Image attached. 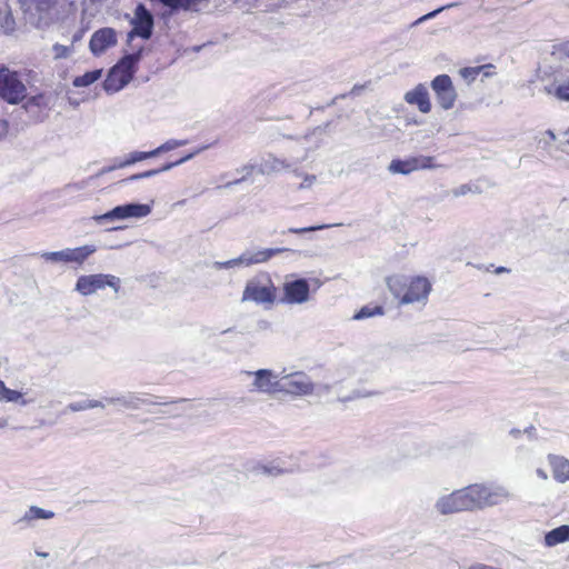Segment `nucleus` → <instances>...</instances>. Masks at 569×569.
<instances>
[{"instance_id":"nucleus-1","label":"nucleus","mask_w":569,"mask_h":569,"mask_svg":"<svg viewBox=\"0 0 569 569\" xmlns=\"http://www.w3.org/2000/svg\"><path fill=\"white\" fill-rule=\"evenodd\" d=\"M467 511H478L495 507L511 499L512 493L495 482L472 483L461 488Z\"/></svg>"},{"instance_id":"nucleus-2","label":"nucleus","mask_w":569,"mask_h":569,"mask_svg":"<svg viewBox=\"0 0 569 569\" xmlns=\"http://www.w3.org/2000/svg\"><path fill=\"white\" fill-rule=\"evenodd\" d=\"M276 287L267 273L259 274L246 283L241 301H253L257 305L273 303Z\"/></svg>"},{"instance_id":"nucleus-3","label":"nucleus","mask_w":569,"mask_h":569,"mask_svg":"<svg viewBox=\"0 0 569 569\" xmlns=\"http://www.w3.org/2000/svg\"><path fill=\"white\" fill-rule=\"evenodd\" d=\"M151 206L138 202H127L116 206L111 210L102 214H96L92 219L98 224H104L130 218L140 219L147 217L151 212Z\"/></svg>"},{"instance_id":"nucleus-4","label":"nucleus","mask_w":569,"mask_h":569,"mask_svg":"<svg viewBox=\"0 0 569 569\" xmlns=\"http://www.w3.org/2000/svg\"><path fill=\"white\" fill-rule=\"evenodd\" d=\"M279 393L292 397L311 396L315 391V383L311 378L303 371H293L286 373V369L281 371Z\"/></svg>"},{"instance_id":"nucleus-5","label":"nucleus","mask_w":569,"mask_h":569,"mask_svg":"<svg viewBox=\"0 0 569 569\" xmlns=\"http://www.w3.org/2000/svg\"><path fill=\"white\" fill-rule=\"evenodd\" d=\"M27 96V88L16 71L0 69V97L11 104H17Z\"/></svg>"},{"instance_id":"nucleus-6","label":"nucleus","mask_w":569,"mask_h":569,"mask_svg":"<svg viewBox=\"0 0 569 569\" xmlns=\"http://www.w3.org/2000/svg\"><path fill=\"white\" fill-rule=\"evenodd\" d=\"M120 278L113 274L96 273L89 276H80L76 283V290L82 296H90L98 290L110 287L116 293L120 290Z\"/></svg>"},{"instance_id":"nucleus-7","label":"nucleus","mask_w":569,"mask_h":569,"mask_svg":"<svg viewBox=\"0 0 569 569\" xmlns=\"http://www.w3.org/2000/svg\"><path fill=\"white\" fill-rule=\"evenodd\" d=\"M438 166L435 163V158L430 156H417L407 159H393L388 170L392 174H410L420 169H435Z\"/></svg>"},{"instance_id":"nucleus-8","label":"nucleus","mask_w":569,"mask_h":569,"mask_svg":"<svg viewBox=\"0 0 569 569\" xmlns=\"http://www.w3.org/2000/svg\"><path fill=\"white\" fill-rule=\"evenodd\" d=\"M431 89L435 92L438 104L443 110H450L453 108L457 100V91L448 74H439L435 77L431 81Z\"/></svg>"},{"instance_id":"nucleus-9","label":"nucleus","mask_w":569,"mask_h":569,"mask_svg":"<svg viewBox=\"0 0 569 569\" xmlns=\"http://www.w3.org/2000/svg\"><path fill=\"white\" fill-rule=\"evenodd\" d=\"M246 373L253 377L252 387L254 390L267 395L279 393L281 372L276 373L270 369H259Z\"/></svg>"},{"instance_id":"nucleus-10","label":"nucleus","mask_w":569,"mask_h":569,"mask_svg":"<svg viewBox=\"0 0 569 569\" xmlns=\"http://www.w3.org/2000/svg\"><path fill=\"white\" fill-rule=\"evenodd\" d=\"M124 17L129 19L132 28L138 30L139 38L149 40L152 37L154 18L143 3L140 2L136 6L134 16L132 18L128 13Z\"/></svg>"},{"instance_id":"nucleus-11","label":"nucleus","mask_w":569,"mask_h":569,"mask_svg":"<svg viewBox=\"0 0 569 569\" xmlns=\"http://www.w3.org/2000/svg\"><path fill=\"white\" fill-rule=\"evenodd\" d=\"M310 284L305 278L287 280L283 283V298L282 302L289 305H301L309 300Z\"/></svg>"},{"instance_id":"nucleus-12","label":"nucleus","mask_w":569,"mask_h":569,"mask_svg":"<svg viewBox=\"0 0 569 569\" xmlns=\"http://www.w3.org/2000/svg\"><path fill=\"white\" fill-rule=\"evenodd\" d=\"M431 290V283L425 277H415L408 281L407 290L400 299L401 305L426 301Z\"/></svg>"},{"instance_id":"nucleus-13","label":"nucleus","mask_w":569,"mask_h":569,"mask_svg":"<svg viewBox=\"0 0 569 569\" xmlns=\"http://www.w3.org/2000/svg\"><path fill=\"white\" fill-rule=\"evenodd\" d=\"M56 3L57 0H24L23 6L31 17H37V27L42 28L52 20Z\"/></svg>"},{"instance_id":"nucleus-14","label":"nucleus","mask_w":569,"mask_h":569,"mask_svg":"<svg viewBox=\"0 0 569 569\" xmlns=\"http://www.w3.org/2000/svg\"><path fill=\"white\" fill-rule=\"evenodd\" d=\"M435 510L442 516L467 511L461 489L440 496L435 502Z\"/></svg>"},{"instance_id":"nucleus-15","label":"nucleus","mask_w":569,"mask_h":569,"mask_svg":"<svg viewBox=\"0 0 569 569\" xmlns=\"http://www.w3.org/2000/svg\"><path fill=\"white\" fill-rule=\"evenodd\" d=\"M117 32L113 28L104 27L93 32L89 41V49L96 57L117 44Z\"/></svg>"},{"instance_id":"nucleus-16","label":"nucleus","mask_w":569,"mask_h":569,"mask_svg":"<svg viewBox=\"0 0 569 569\" xmlns=\"http://www.w3.org/2000/svg\"><path fill=\"white\" fill-rule=\"evenodd\" d=\"M209 146H203L199 149H197L196 151L193 152H190L188 154H186L184 157L173 161V162H168L166 164H163L162 167L160 168H157V169H150V170H147V171H143V172H140V173H134L128 178H124L120 181L121 184H128L129 182H132V181H136V180H140V179H146V178H151V177H154L161 172H166V171H169L171 170L172 168L177 167V166H180L189 160H191L196 154H198L199 152H201L202 150H206Z\"/></svg>"},{"instance_id":"nucleus-17","label":"nucleus","mask_w":569,"mask_h":569,"mask_svg":"<svg viewBox=\"0 0 569 569\" xmlns=\"http://www.w3.org/2000/svg\"><path fill=\"white\" fill-rule=\"evenodd\" d=\"M282 252L297 253L296 250H292L289 248H267V249H259L256 251L246 250L241 253L242 266L250 267L252 264L267 262L272 257H274L279 253H282Z\"/></svg>"},{"instance_id":"nucleus-18","label":"nucleus","mask_w":569,"mask_h":569,"mask_svg":"<svg viewBox=\"0 0 569 569\" xmlns=\"http://www.w3.org/2000/svg\"><path fill=\"white\" fill-rule=\"evenodd\" d=\"M308 158V149H305L303 154L300 158L295 159L292 162H288L287 160L279 159L272 154H269L268 158L263 159L258 168V172L261 174H270L272 172H278L283 169H291L293 166H297L305 161Z\"/></svg>"},{"instance_id":"nucleus-19","label":"nucleus","mask_w":569,"mask_h":569,"mask_svg":"<svg viewBox=\"0 0 569 569\" xmlns=\"http://www.w3.org/2000/svg\"><path fill=\"white\" fill-rule=\"evenodd\" d=\"M102 401L108 405H119L126 409L137 410L141 405H158L156 401L140 398L134 392H128L126 395H118L114 397H103Z\"/></svg>"},{"instance_id":"nucleus-20","label":"nucleus","mask_w":569,"mask_h":569,"mask_svg":"<svg viewBox=\"0 0 569 569\" xmlns=\"http://www.w3.org/2000/svg\"><path fill=\"white\" fill-rule=\"evenodd\" d=\"M405 101L409 104L417 106L422 113H429L431 110L429 92L422 83H419L412 90L406 92Z\"/></svg>"},{"instance_id":"nucleus-21","label":"nucleus","mask_w":569,"mask_h":569,"mask_svg":"<svg viewBox=\"0 0 569 569\" xmlns=\"http://www.w3.org/2000/svg\"><path fill=\"white\" fill-rule=\"evenodd\" d=\"M143 48L140 47L136 52L124 54L113 67L112 69L117 70V72H121L123 74H128L132 80L133 76L138 69V63L142 58Z\"/></svg>"},{"instance_id":"nucleus-22","label":"nucleus","mask_w":569,"mask_h":569,"mask_svg":"<svg viewBox=\"0 0 569 569\" xmlns=\"http://www.w3.org/2000/svg\"><path fill=\"white\" fill-rule=\"evenodd\" d=\"M130 81L131 79L128 74L117 72V70L111 68L103 81V89L107 93H114L123 89Z\"/></svg>"},{"instance_id":"nucleus-23","label":"nucleus","mask_w":569,"mask_h":569,"mask_svg":"<svg viewBox=\"0 0 569 569\" xmlns=\"http://www.w3.org/2000/svg\"><path fill=\"white\" fill-rule=\"evenodd\" d=\"M548 459L552 467L553 478L560 483L569 480V460L553 455H549Z\"/></svg>"},{"instance_id":"nucleus-24","label":"nucleus","mask_w":569,"mask_h":569,"mask_svg":"<svg viewBox=\"0 0 569 569\" xmlns=\"http://www.w3.org/2000/svg\"><path fill=\"white\" fill-rule=\"evenodd\" d=\"M567 541H569V525L559 526L545 535L547 547H555Z\"/></svg>"},{"instance_id":"nucleus-25","label":"nucleus","mask_w":569,"mask_h":569,"mask_svg":"<svg viewBox=\"0 0 569 569\" xmlns=\"http://www.w3.org/2000/svg\"><path fill=\"white\" fill-rule=\"evenodd\" d=\"M16 21L7 0H0V30L9 34L14 31Z\"/></svg>"},{"instance_id":"nucleus-26","label":"nucleus","mask_w":569,"mask_h":569,"mask_svg":"<svg viewBox=\"0 0 569 569\" xmlns=\"http://www.w3.org/2000/svg\"><path fill=\"white\" fill-rule=\"evenodd\" d=\"M252 472L254 475H263L269 477H277L282 473L288 472L287 469H284L279 461H270L267 463H257L252 467Z\"/></svg>"},{"instance_id":"nucleus-27","label":"nucleus","mask_w":569,"mask_h":569,"mask_svg":"<svg viewBox=\"0 0 569 569\" xmlns=\"http://www.w3.org/2000/svg\"><path fill=\"white\" fill-rule=\"evenodd\" d=\"M54 517V512L46 510L37 506H31L24 515L18 520V523H26L30 526L33 520L38 519H51Z\"/></svg>"},{"instance_id":"nucleus-28","label":"nucleus","mask_w":569,"mask_h":569,"mask_svg":"<svg viewBox=\"0 0 569 569\" xmlns=\"http://www.w3.org/2000/svg\"><path fill=\"white\" fill-rule=\"evenodd\" d=\"M408 279L401 274H393L387 278V286L390 292L398 299H401L402 295L407 290Z\"/></svg>"},{"instance_id":"nucleus-29","label":"nucleus","mask_w":569,"mask_h":569,"mask_svg":"<svg viewBox=\"0 0 569 569\" xmlns=\"http://www.w3.org/2000/svg\"><path fill=\"white\" fill-rule=\"evenodd\" d=\"M67 251L69 262H76L78 264H81L90 254L96 252V247L87 244L73 249L67 248Z\"/></svg>"},{"instance_id":"nucleus-30","label":"nucleus","mask_w":569,"mask_h":569,"mask_svg":"<svg viewBox=\"0 0 569 569\" xmlns=\"http://www.w3.org/2000/svg\"><path fill=\"white\" fill-rule=\"evenodd\" d=\"M94 408L103 409L104 402L102 400H94V399L74 401V402H70L66 407L64 411L79 412V411H84V410L94 409Z\"/></svg>"},{"instance_id":"nucleus-31","label":"nucleus","mask_w":569,"mask_h":569,"mask_svg":"<svg viewBox=\"0 0 569 569\" xmlns=\"http://www.w3.org/2000/svg\"><path fill=\"white\" fill-rule=\"evenodd\" d=\"M102 76L101 69H94L87 71L82 76H78L73 79L72 84L77 88L88 87L99 80Z\"/></svg>"},{"instance_id":"nucleus-32","label":"nucleus","mask_w":569,"mask_h":569,"mask_svg":"<svg viewBox=\"0 0 569 569\" xmlns=\"http://www.w3.org/2000/svg\"><path fill=\"white\" fill-rule=\"evenodd\" d=\"M385 315V309L382 306H363L358 312H356L352 317L353 320H363L375 316Z\"/></svg>"},{"instance_id":"nucleus-33","label":"nucleus","mask_w":569,"mask_h":569,"mask_svg":"<svg viewBox=\"0 0 569 569\" xmlns=\"http://www.w3.org/2000/svg\"><path fill=\"white\" fill-rule=\"evenodd\" d=\"M256 169V166L254 164H251V163H248V164H244L242 166L241 168H238L236 169V171L238 173H242V177L236 179V180H232V181H228L227 183H224L223 186H218L217 189H221V188H231L232 186H236V184H240L241 182H243L249 176H251V173L253 172V170Z\"/></svg>"},{"instance_id":"nucleus-34","label":"nucleus","mask_w":569,"mask_h":569,"mask_svg":"<svg viewBox=\"0 0 569 569\" xmlns=\"http://www.w3.org/2000/svg\"><path fill=\"white\" fill-rule=\"evenodd\" d=\"M2 401H6V402H17V403H20L21 406H28L33 400L32 399L23 398V393L21 391L6 388Z\"/></svg>"},{"instance_id":"nucleus-35","label":"nucleus","mask_w":569,"mask_h":569,"mask_svg":"<svg viewBox=\"0 0 569 569\" xmlns=\"http://www.w3.org/2000/svg\"><path fill=\"white\" fill-rule=\"evenodd\" d=\"M488 67H491V64L462 68L460 70V74L466 81L472 82L480 74V72Z\"/></svg>"},{"instance_id":"nucleus-36","label":"nucleus","mask_w":569,"mask_h":569,"mask_svg":"<svg viewBox=\"0 0 569 569\" xmlns=\"http://www.w3.org/2000/svg\"><path fill=\"white\" fill-rule=\"evenodd\" d=\"M184 144H187V140L171 139V140L166 141L164 143H162L161 146H159L158 148H156L153 150L156 152V156H159L163 152L171 151V150L182 147Z\"/></svg>"},{"instance_id":"nucleus-37","label":"nucleus","mask_w":569,"mask_h":569,"mask_svg":"<svg viewBox=\"0 0 569 569\" xmlns=\"http://www.w3.org/2000/svg\"><path fill=\"white\" fill-rule=\"evenodd\" d=\"M42 258L51 262H69L67 249L42 253Z\"/></svg>"},{"instance_id":"nucleus-38","label":"nucleus","mask_w":569,"mask_h":569,"mask_svg":"<svg viewBox=\"0 0 569 569\" xmlns=\"http://www.w3.org/2000/svg\"><path fill=\"white\" fill-rule=\"evenodd\" d=\"M214 269H230L236 267H243L241 261V254L238 258L230 259L227 261H216L212 263Z\"/></svg>"},{"instance_id":"nucleus-39","label":"nucleus","mask_w":569,"mask_h":569,"mask_svg":"<svg viewBox=\"0 0 569 569\" xmlns=\"http://www.w3.org/2000/svg\"><path fill=\"white\" fill-rule=\"evenodd\" d=\"M52 51L54 53V58L56 59H62V58H67V57L70 56L71 48L67 47V46H63V44H60V43H56L52 47Z\"/></svg>"},{"instance_id":"nucleus-40","label":"nucleus","mask_w":569,"mask_h":569,"mask_svg":"<svg viewBox=\"0 0 569 569\" xmlns=\"http://www.w3.org/2000/svg\"><path fill=\"white\" fill-rule=\"evenodd\" d=\"M328 227H329L328 224H321V226H311V227H303V228H289L288 232L295 233V234H303V233L312 232L316 230H322Z\"/></svg>"},{"instance_id":"nucleus-41","label":"nucleus","mask_w":569,"mask_h":569,"mask_svg":"<svg viewBox=\"0 0 569 569\" xmlns=\"http://www.w3.org/2000/svg\"><path fill=\"white\" fill-rule=\"evenodd\" d=\"M555 96L563 101H569V83L559 84L555 90Z\"/></svg>"},{"instance_id":"nucleus-42","label":"nucleus","mask_w":569,"mask_h":569,"mask_svg":"<svg viewBox=\"0 0 569 569\" xmlns=\"http://www.w3.org/2000/svg\"><path fill=\"white\" fill-rule=\"evenodd\" d=\"M131 153H132V160L136 161V163L139 162V161H142V160L149 159V158L157 157L154 150H151V151H133Z\"/></svg>"},{"instance_id":"nucleus-43","label":"nucleus","mask_w":569,"mask_h":569,"mask_svg":"<svg viewBox=\"0 0 569 569\" xmlns=\"http://www.w3.org/2000/svg\"><path fill=\"white\" fill-rule=\"evenodd\" d=\"M472 191V187L470 184H461L457 188H455L452 190V194L455 197H462V196H466L467 193L471 192Z\"/></svg>"},{"instance_id":"nucleus-44","label":"nucleus","mask_w":569,"mask_h":569,"mask_svg":"<svg viewBox=\"0 0 569 569\" xmlns=\"http://www.w3.org/2000/svg\"><path fill=\"white\" fill-rule=\"evenodd\" d=\"M456 6H457V3H449V4H446V6H442V7L438 8V9H436V10H433L431 12H428L425 16H426L427 20H430V19L436 18L443 10L452 8V7H456Z\"/></svg>"},{"instance_id":"nucleus-45","label":"nucleus","mask_w":569,"mask_h":569,"mask_svg":"<svg viewBox=\"0 0 569 569\" xmlns=\"http://www.w3.org/2000/svg\"><path fill=\"white\" fill-rule=\"evenodd\" d=\"M316 180L317 177L315 174H307L303 181L300 183L299 189L310 188Z\"/></svg>"},{"instance_id":"nucleus-46","label":"nucleus","mask_w":569,"mask_h":569,"mask_svg":"<svg viewBox=\"0 0 569 569\" xmlns=\"http://www.w3.org/2000/svg\"><path fill=\"white\" fill-rule=\"evenodd\" d=\"M193 6H196L193 0H180L179 1V10L182 9V10L188 11V10H191Z\"/></svg>"},{"instance_id":"nucleus-47","label":"nucleus","mask_w":569,"mask_h":569,"mask_svg":"<svg viewBox=\"0 0 569 569\" xmlns=\"http://www.w3.org/2000/svg\"><path fill=\"white\" fill-rule=\"evenodd\" d=\"M559 52L565 54L566 57L569 58V40L562 42L560 46H559Z\"/></svg>"},{"instance_id":"nucleus-48","label":"nucleus","mask_w":569,"mask_h":569,"mask_svg":"<svg viewBox=\"0 0 569 569\" xmlns=\"http://www.w3.org/2000/svg\"><path fill=\"white\" fill-rule=\"evenodd\" d=\"M83 34H84L83 29H80L77 32H74L72 36V44L80 41L83 38Z\"/></svg>"},{"instance_id":"nucleus-49","label":"nucleus","mask_w":569,"mask_h":569,"mask_svg":"<svg viewBox=\"0 0 569 569\" xmlns=\"http://www.w3.org/2000/svg\"><path fill=\"white\" fill-rule=\"evenodd\" d=\"M136 37H139L138 30L133 28L127 33V42L130 43Z\"/></svg>"},{"instance_id":"nucleus-50","label":"nucleus","mask_w":569,"mask_h":569,"mask_svg":"<svg viewBox=\"0 0 569 569\" xmlns=\"http://www.w3.org/2000/svg\"><path fill=\"white\" fill-rule=\"evenodd\" d=\"M111 166L114 167V170L126 168L124 161L119 160V159H114V161Z\"/></svg>"},{"instance_id":"nucleus-51","label":"nucleus","mask_w":569,"mask_h":569,"mask_svg":"<svg viewBox=\"0 0 569 569\" xmlns=\"http://www.w3.org/2000/svg\"><path fill=\"white\" fill-rule=\"evenodd\" d=\"M536 473H537V476H538L539 478H541L542 480H547V479H548V475H547V472H546L543 469H541V468H538V469L536 470Z\"/></svg>"},{"instance_id":"nucleus-52","label":"nucleus","mask_w":569,"mask_h":569,"mask_svg":"<svg viewBox=\"0 0 569 569\" xmlns=\"http://www.w3.org/2000/svg\"><path fill=\"white\" fill-rule=\"evenodd\" d=\"M114 170V167L112 166H108V167H103L98 173L97 176H102L104 173H108V172H111Z\"/></svg>"},{"instance_id":"nucleus-53","label":"nucleus","mask_w":569,"mask_h":569,"mask_svg":"<svg viewBox=\"0 0 569 569\" xmlns=\"http://www.w3.org/2000/svg\"><path fill=\"white\" fill-rule=\"evenodd\" d=\"M468 569H492V568L489 566H486V565L477 563V565L470 566Z\"/></svg>"},{"instance_id":"nucleus-54","label":"nucleus","mask_w":569,"mask_h":569,"mask_svg":"<svg viewBox=\"0 0 569 569\" xmlns=\"http://www.w3.org/2000/svg\"><path fill=\"white\" fill-rule=\"evenodd\" d=\"M8 130V123L6 121L0 122V136L4 134Z\"/></svg>"},{"instance_id":"nucleus-55","label":"nucleus","mask_w":569,"mask_h":569,"mask_svg":"<svg viewBox=\"0 0 569 569\" xmlns=\"http://www.w3.org/2000/svg\"><path fill=\"white\" fill-rule=\"evenodd\" d=\"M126 167L132 166L136 163V161L132 160V153H129L128 158L123 160Z\"/></svg>"},{"instance_id":"nucleus-56","label":"nucleus","mask_w":569,"mask_h":569,"mask_svg":"<svg viewBox=\"0 0 569 569\" xmlns=\"http://www.w3.org/2000/svg\"><path fill=\"white\" fill-rule=\"evenodd\" d=\"M6 388L7 387H6L4 382L0 380V401L3 400Z\"/></svg>"},{"instance_id":"nucleus-57","label":"nucleus","mask_w":569,"mask_h":569,"mask_svg":"<svg viewBox=\"0 0 569 569\" xmlns=\"http://www.w3.org/2000/svg\"><path fill=\"white\" fill-rule=\"evenodd\" d=\"M546 134L549 137V139H550L551 141H555V140H556V138H557V137H556V134H555V132H553L552 130H547V131H546Z\"/></svg>"},{"instance_id":"nucleus-58","label":"nucleus","mask_w":569,"mask_h":569,"mask_svg":"<svg viewBox=\"0 0 569 569\" xmlns=\"http://www.w3.org/2000/svg\"><path fill=\"white\" fill-rule=\"evenodd\" d=\"M425 21H427V18H426V16L423 14L422 17H420L419 19H417V20L412 23V26H418V24H420V23H422V22H425Z\"/></svg>"},{"instance_id":"nucleus-59","label":"nucleus","mask_w":569,"mask_h":569,"mask_svg":"<svg viewBox=\"0 0 569 569\" xmlns=\"http://www.w3.org/2000/svg\"><path fill=\"white\" fill-rule=\"evenodd\" d=\"M496 273H503V272H509V269H507L506 267H498L496 270H495Z\"/></svg>"},{"instance_id":"nucleus-60","label":"nucleus","mask_w":569,"mask_h":569,"mask_svg":"<svg viewBox=\"0 0 569 569\" xmlns=\"http://www.w3.org/2000/svg\"><path fill=\"white\" fill-rule=\"evenodd\" d=\"M36 555H37L38 557H41V558H47V557L49 556V553H48V552H42V551H36Z\"/></svg>"},{"instance_id":"nucleus-61","label":"nucleus","mask_w":569,"mask_h":569,"mask_svg":"<svg viewBox=\"0 0 569 569\" xmlns=\"http://www.w3.org/2000/svg\"><path fill=\"white\" fill-rule=\"evenodd\" d=\"M7 425H8L7 419H4V418L0 419V428H4V427H7Z\"/></svg>"},{"instance_id":"nucleus-62","label":"nucleus","mask_w":569,"mask_h":569,"mask_svg":"<svg viewBox=\"0 0 569 569\" xmlns=\"http://www.w3.org/2000/svg\"><path fill=\"white\" fill-rule=\"evenodd\" d=\"M322 132H323V129H322V128H320V127H317V128L312 131V133H311V134H316V133L321 134Z\"/></svg>"},{"instance_id":"nucleus-63","label":"nucleus","mask_w":569,"mask_h":569,"mask_svg":"<svg viewBox=\"0 0 569 569\" xmlns=\"http://www.w3.org/2000/svg\"><path fill=\"white\" fill-rule=\"evenodd\" d=\"M37 100H38V98H37V97H32V98L27 102V106H29V104H31V103H36V104H38V103H37Z\"/></svg>"},{"instance_id":"nucleus-64","label":"nucleus","mask_w":569,"mask_h":569,"mask_svg":"<svg viewBox=\"0 0 569 569\" xmlns=\"http://www.w3.org/2000/svg\"><path fill=\"white\" fill-rule=\"evenodd\" d=\"M565 134L568 137L567 144H569V128L565 131Z\"/></svg>"}]
</instances>
